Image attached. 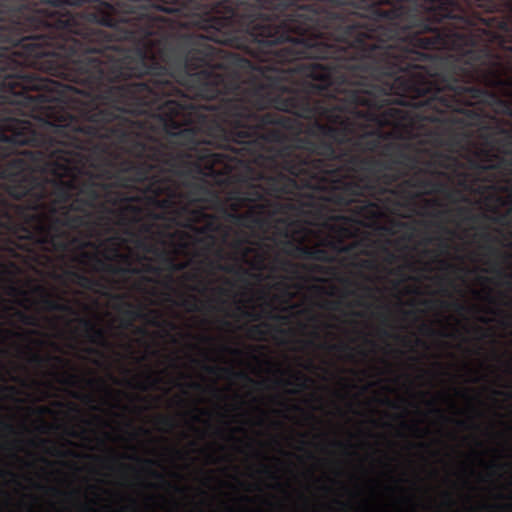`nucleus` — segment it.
<instances>
[{"label":"nucleus","instance_id":"obj_1","mask_svg":"<svg viewBox=\"0 0 512 512\" xmlns=\"http://www.w3.org/2000/svg\"><path fill=\"white\" fill-rule=\"evenodd\" d=\"M206 63L0 62V143L52 198L51 186L68 189L69 214L104 201L121 225L189 214L213 232L190 206L220 205L214 187L289 174L251 160L257 129L225 94L193 92L185 77Z\"/></svg>","mask_w":512,"mask_h":512},{"label":"nucleus","instance_id":"obj_2","mask_svg":"<svg viewBox=\"0 0 512 512\" xmlns=\"http://www.w3.org/2000/svg\"><path fill=\"white\" fill-rule=\"evenodd\" d=\"M202 69L186 75L204 98L227 96L247 116L258 137L246 151L260 165L282 167L310 191L311 223L324 224L331 207H351L365 216L375 207L367 195L390 187L417 167V156L387 126L365 120L361 89L339 68L334 54L324 58L274 52L293 37H189Z\"/></svg>","mask_w":512,"mask_h":512},{"label":"nucleus","instance_id":"obj_3","mask_svg":"<svg viewBox=\"0 0 512 512\" xmlns=\"http://www.w3.org/2000/svg\"><path fill=\"white\" fill-rule=\"evenodd\" d=\"M274 52L335 55L363 92L366 121L397 139H420L427 169L467 167L475 181L494 183L512 170V30H294Z\"/></svg>","mask_w":512,"mask_h":512},{"label":"nucleus","instance_id":"obj_4","mask_svg":"<svg viewBox=\"0 0 512 512\" xmlns=\"http://www.w3.org/2000/svg\"><path fill=\"white\" fill-rule=\"evenodd\" d=\"M4 146L0 142V245L57 254L76 243L82 249L87 247L89 243L78 241L68 231L86 227L87 217L60 206L67 199V189L52 185L53 199L25 161ZM7 273L0 262V282Z\"/></svg>","mask_w":512,"mask_h":512},{"label":"nucleus","instance_id":"obj_5","mask_svg":"<svg viewBox=\"0 0 512 512\" xmlns=\"http://www.w3.org/2000/svg\"><path fill=\"white\" fill-rule=\"evenodd\" d=\"M311 192L306 188L298 185L294 178L286 175L277 174L273 177H267L266 187L252 185L244 192L238 191L230 193L228 201H230V210L227 213L228 221L235 225L245 228H262L264 227L265 220L262 218V213L265 209V197L271 196L274 198H294L301 197L299 200V213L303 216V221L306 225L311 227H322L333 233L336 237V242H328L331 249L339 253H349L353 251L356 246L355 243L344 244L343 240L353 236V229L348 226V218L345 215L338 213V210H346L350 207L330 206L332 218L323 224H313L309 218L307 210V196Z\"/></svg>","mask_w":512,"mask_h":512},{"label":"nucleus","instance_id":"obj_6","mask_svg":"<svg viewBox=\"0 0 512 512\" xmlns=\"http://www.w3.org/2000/svg\"><path fill=\"white\" fill-rule=\"evenodd\" d=\"M280 222L285 224V227L280 231V235L285 238L282 246L286 254L305 260L324 263L332 262V256L325 248L319 246L310 247L303 244L311 234V230L308 227L289 220H280Z\"/></svg>","mask_w":512,"mask_h":512},{"label":"nucleus","instance_id":"obj_7","mask_svg":"<svg viewBox=\"0 0 512 512\" xmlns=\"http://www.w3.org/2000/svg\"><path fill=\"white\" fill-rule=\"evenodd\" d=\"M429 171L420 169L419 172L413 176L408 177L402 181L400 186L408 189H416L424 194H438L445 191V186L429 177H423L420 174L427 173Z\"/></svg>","mask_w":512,"mask_h":512},{"label":"nucleus","instance_id":"obj_8","mask_svg":"<svg viewBox=\"0 0 512 512\" xmlns=\"http://www.w3.org/2000/svg\"><path fill=\"white\" fill-rule=\"evenodd\" d=\"M35 292L41 296V305L48 312H61L68 315H74L75 310L68 303L60 302L58 298L53 297L45 290L43 286H36Z\"/></svg>","mask_w":512,"mask_h":512},{"label":"nucleus","instance_id":"obj_9","mask_svg":"<svg viewBox=\"0 0 512 512\" xmlns=\"http://www.w3.org/2000/svg\"><path fill=\"white\" fill-rule=\"evenodd\" d=\"M78 324H80L83 330H85L86 337H88L89 342L100 346H106L108 344V341H106L105 330L98 327L94 322L85 318H80L78 319Z\"/></svg>","mask_w":512,"mask_h":512},{"label":"nucleus","instance_id":"obj_10","mask_svg":"<svg viewBox=\"0 0 512 512\" xmlns=\"http://www.w3.org/2000/svg\"><path fill=\"white\" fill-rule=\"evenodd\" d=\"M82 258L85 260L95 261L97 264L100 265V267H102V269H104L114 275H137L140 273V269H138V268H132L130 266L121 267V266H113L110 264H106L103 261L99 260L97 258V256H95L91 253H88V252H82Z\"/></svg>","mask_w":512,"mask_h":512},{"label":"nucleus","instance_id":"obj_11","mask_svg":"<svg viewBox=\"0 0 512 512\" xmlns=\"http://www.w3.org/2000/svg\"><path fill=\"white\" fill-rule=\"evenodd\" d=\"M203 369H205V372L210 374V375L217 376L219 374H223V375H225L228 378H237V379H241V380H246V381H248L249 383H252V384H259L258 382L254 381L252 378H250L247 375V373H245V372H236V371L232 370L231 368H222V367H219V366H208V365H205V366H203Z\"/></svg>","mask_w":512,"mask_h":512},{"label":"nucleus","instance_id":"obj_12","mask_svg":"<svg viewBox=\"0 0 512 512\" xmlns=\"http://www.w3.org/2000/svg\"><path fill=\"white\" fill-rule=\"evenodd\" d=\"M124 317L127 322L124 323V327L127 328L136 319L147 320V314L143 313L141 309L135 308L132 304H127V309L124 311Z\"/></svg>","mask_w":512,"mask_h":512},{"label":"nucleus","instance_id":"obj_13","mask_svg":"<svg viewBox=\"0 0 512 512\" xmlns=\"http://www.w3.org/2000/svg\"><path fill=\"white\" fill-rule=\"evenodd\" d=\"M30 362L36 364V365H44L45 363H48V362H54V363H57L59 365H66L67 364V361H65L62 357L60 356H47V357H44L38 353H33L32 356H30Z\"/></svg>","mask_w":512,"mask_h":512},{"label":"nucleus","instance_id":"obj_14","mask_svg":"<svg viewBox=\"0 0 512 512\" xmlns=\"http://www.w3.org/2000/svg\"><path fill=\"white\" fill-rule=\"evenodd\" d=\"M72 276H74L75 280H77L78 285H80V287L82 288L92 289L94 286L97 285V281H95L92 278H88L84 274L72 273Z\"/></svg>","mask_w":512,"mask_h":512},{"label":"nucleus","instance_id":"obj_15","mask_svg":"<svg viewBox=\"0 0 512 512\" xmlns=\"http://www.w3.org/2000/svg\"><path fill=\"white\" fill-rule=\"evenodd\" d=\"M14 315L18 317L19 322L24 326H37V319L33 315H29L21 311H16Z\"/></svg>","mask_w":512,"mask_h":512},{"label":"nucleus","instance_id":"obj_16","mask_svg":"<svg viewBox=\"0 0 512 512\" xmlns=\"http://www.w3.org/2000/svg\"><path fill=\"white\" fill-rule=\"evenodd\" d=\"M248 243L247 238L236 241L235 246L236 249L241 251L242 257H246L249 254L253 253V248L244 246V244Z\"/></svg>","mask_w":512,"mask_h":512},{"label":"nucleus","instance_id":"obj_17","mask_svg":"<svg viewBox=\"0 0 512 512\" xmlns=\"http://www.w3.org/2000/svg\"><path fill=\"white\" fill-rule=\"evenodd\" d=\"M262 328H268V324H256L250 326L249 333L252 337H263L265 335V332Z\"/></svg>","mask_w":512,"mask_h":512},{"label":"nucleus","instance_id":"obj_18","mask_svg":"<svg viewBox=\"0 0 512 512\" xmlns=\"http://www.w3.org/2000/svg\"><path fill=\"white\" fill-rule=\"evenodd\" d=\"M275 262L280 264V269L284 271L295 272V269L297 268L296 264H293L288 260L275 259Z\"/></svg>","mask_w":512,"mask_h":512},{"label":"nucleus","instance_id":"obj_19","mask_svg":"<svg viewBox=\"0 0 512 512\" xmlns=\"http://www.w3.org/2000/svg\"><path fill=\"white\" fill-rule=\"evenodd\" d=\"M164 262H166V265H168V268L171 269V271H180L184 269L183 263H176L174 259L168 258L164 256Z\"/></svg>","mask_w":512,"mask_h":512},{"label":"nucleus","instance_id":"obj_20","mask_svg":"<svg viewBox=\"0 0 512 512\" xmlns=\"http://www.w3.org/2000/svg\"><path fill=\"white\" fill-rule=\"evenodd\" d=\"M510 175H512V170L511 171L497 172V178H495V181L494 182H488V183H489V185H491L492 189H495L496 185H498V182H500L503 179L509 177Z\"/></svg>","mask_w":512,"mask_h":512},{"label":"nucleus","instance_id":"obj_21","mask_svg":"<svg viewBox=\"0 0 512 512\" xmlns=\"http://www.w3.org/2000/svg\"><path fill=\"white\" fill-rule=\"evenodd\" d=\"M308 380L309 379L301 373H296V375H294V381H296L297 386H299L300 389H304L306 387V382Z\"/></svg>","mask_w":512,"mask_h":512},{"label":"nucleus","instance_id":"obj_22","mask_svg":"<svg viewBox=\"0 0 512 512\" xmlns=\"http://www.w3.org/2000/svg\"><path fill=\"white\" fill-rule=\"evenodd\" d=\"M210 266L226 273H233V266L223 265L214 261L210 262Z\"/></svg>","mask_w":512,"mask_h":512},{"label":"nucleus","instance_id":"obj_23","mask_svg":"<svg viewBox=\"0 0 512 512\" xmlns=\"http://www.w3.org/2000/svg\"><path fill=\"white\" fill-rule=\"evenodd\" d=\"M77 379L78 377H76V375L66 373V375L61 378L60 382L64 385H75Z\"/></svg>","mask_w":512,"mask_h":512},{"label":"nucleus","instance_id":"obj_24","mask_svg":"<svg viewBox=\"0 0 512 512\" xmlns=\"http://www.w3.org/2000/svg\"><path fill=\"white\" fill-rule=\"evenodd\" d=\"M222 351H224L232 356H236V357H239L242 355V350H240L238 348H233L229 345L222 346Z\"/></svg>","mask_w":512,"mask_h":512},{"label":"nucleus","instance_id":"obj_25","mask_svg":"<svg viewBox=\"0 0 512 512\" xmlns=\"http://www.w3.org/2000/svg\"><path fill=\"white\" fill-rule=\"evenodd\" d=\"M0 335L4 336L7 339L11 338V337H16V338L22 337V334H20L19 332H15V331L8 330V329H2V328H0Z\"/></svg>","mask_w":512,"mask_h":512},{"label":"nucleus","instance_id":"obj_26","mask_svg":"<svg viewBox=\"0 0 512 512\" xmlns=\"http://www.w3.org/2000/svg\"><path fill=\"white\" fill-rule=\"evenodd\" d=\"M138 248L148 252V253H155L156 248L153 245L146 244L142 240L138 241Z\"/></svg>","mask_w":512,"mask_h":512},{"label":"nucleus","instance_id":"obj_27","mask_svg":"<svg viewBox=\"0 0 512 512\" xmlns=\"http://www.w3.org/2000/svg\"><path fill=\"white\" fill-rule=\"evenodd\" d=\"M130 459H134V460L138 461L139 463L146 465L148 467H152V466L158 464V462H156L154 459H139L137 457H130Z\"/></svg>","mask_w":512,"mask_h":512},{"label":"nucleus","instance_id":"obj_28","mask_svg":"<svg viewBox=\"0 0 512 512\" xmlns=\"http://www.w3.org/2000/svg\"><path fill=\"white\" fill-rule=\"evenodd\" d=\"M150 476L160 480L161 482L164 483V485L170 487V483H168L165 478H164V475H162L160 472L156 471V470H150Z\"/></svg>","mask_w":512,"mask_h":512},{"label":"nucleus","instance_id":"obj_29","mask_svg":"<svg viewBox=\"0 0 512 512\" xmlns=\"http://www.w3.org/2000/svg\"><path fill=\"white\" fill-rule=\"evenodd\" d=\"M195 301H197V299L195 297H192V301H190V300H183V304L182 305L187 307L191 311H196L197 310V306L195 305Z\"/></svg>","mask_w":512,"mask_h":512},{"label":"nucleus","instance_id":"obj_30","mask_svg":"<svg viewBox=\"0 0 512 512\" xmlns=\"http://www.w3.org/2000/svg\"><path fill=\"white\" fill-rule=\"evenodd\" d=\"M158 421H160V424L167 427V428H172L173 427V421L171 418L167 417V416H160V419H158Z\"/></svg>","mask_w":512,"mask_h":512},{"label":"nucleus","instance_id":"obj_31","mask_svg":"<svg viewBox=\"0 0 512 512\" xmlns=\"http://www.w3.org/2000/svg\"><path fill=\"white\" fill-rule=\"evenodd\" d=\"M0 428L4 429V431L8 433H14V427H12L11 424L4 422L2 420H0Z\"/></svg>","mask_w":512,"mask_h":512},{"label":"nucleus","instance_id":"obj_32","mask_svg":"<svg viewBox=\"0 0 512 512\" xmlns=\"http://www.w3.org/2000/svg\"><path fill=\"white\" fill-rule=\"evenodd\" d=\"M330 349L335 351H346L350 349V347L347 344L341 343L339 345H330Z\"/></svg>","mask_w":512,"mask_h":512},{"label":"nucleus","instance_id":"obj_33","mask_svg":"<svg viewBox=\"0 0 512 512\" xmlns=\"http://www.w3.org/2000/svg\"><path fill=\"white\" fill-rule=\"evenodd\" d=\"M149 314H153L154 315V318L151 319V320H147L149 321V324L150 325H153V326H159V322H158V312L157 311H154V310H151L149 311Z\"/></svg>","mask_w":512,"mask_h":512},{"label":"nucleus","instance_id":"obj_34","mask_svg":"<svg viewBox=\"0 0 512 512\" xmlns=\"http://www.w3.org/2000/svg\"><path fill=\"white\" fill-rule=\"evenodd\" d=\"M142 271L146 272V273H158V268L151 265V264H147L146 266H144V269H142Z\"/></svg>","mask_w":512,"mask_h":512},{"label":"nucleus","instance_id":"obj_35","mask_svg":"<svg viewBox=\"0 0 512 512\" xmlns=\"http://www.w3.org/2000/svg\"><path fill=\"white\" fill-rule=\"evenodd\" d=\"M481 239H483V241L488 244L493 242V237L491 234H489V232H483V234H481Z\"/></svg>","mask_w":512,"mask_h":512},{"label":"nucleus","instance_id":"obj_36","mask_svg":"<svg viewBox=\"0 0 512 512\" xmlns=\"http://www.w3.org/2000/svg\"><path fill=\"white\" fill-rule=\"evenodd\" d=\"M425 205H427V207H437L440 203L437 199H427L425 200Z\"/></svg>","mask_w":512,"mask_h":512},{"label":"nucleus","instance_id":"obj_37","mask_svg":"<svg viewBox=\"0 0 512 512\" xmlns=\"http://www.w3.org/2000/svg\"><path fill=\"white\" fill-rule=\"evenodd\" d=\"M486 249H488L489 254H491L492 256L497 257V256L501 255V253L498 251V249H496L492 245L486 246Z\"/></svg>","mask_w":512,"mask_h":512},{"label":"nucleus","instance_id":"obj_38","mask_svg":"<svg viewBox=\"0 0 512 512\" xmlns=\"http://www.w3.org/2000/svg\"><path fill=\"white\" fill-rule=\"evenodd\" d=\"M262 264H264V256L260 254L258 255V260H256V264L253 265V267H255V269H262Z\"/></svg>","mask_w":512,"mask_h":512},{"label":"nucleus","instance_id":"obj_39","mask_svg":"<svg viewBox=\"0 0 512 512\" xmlns=\"http://www.w3.org/2000/svg\"><path fill=\"white\" fill-rule=\"evenodd\" d=\"M7 293L10 295H15L19 293V289L16 288L13 284L8 285Z\"/></svg>","mask_w":512,"mask_h":512},{"label":"nucleus","instance_id":"obj_40","mask_svg":"<svg viewBox=\"0 0 512 512\" xmlns=\"http://www.w3.org/2000/svg\"><path fill=\"white\" fill-rule=\"evenodd\" d=\"M246 316L248 318L252 319V321H259V319H261V315L258 314V313H249V312H247Z\"/></svg>","mask_w":512,"mask_h":512},{"label":"nucleus","instance_id":"obj_41","mask_svg":"<svg viewBox=\"0 0 512 512\" xmlns=\"http://www.w3.org/2000/svg\"><path fill=\"white\" fill-rule=\"evenodd\" d=\"M361 267L370 269L371 267H373V263H371V261L369 260H363L361 261Z\"/></svg>","mask_w":512,"mask_h":512},{"label":"nucleus","instance_id":"obj_42","mask_svg":"<svg viewBox=\"0 0 512 512\" xmlns=\"http://www.w3.org/2000/svg\"><path fill=\"white\" fill-rule=\"evenodd\" d=\"M146 379L149 381L150 385H156L159 382L158 378H154L151 375H147Z\"/></svg>","mask_w":512,"mask_h":512},{"label":"nucleus","instance_id":"obj_43","mask_svg":"<svg viewBox=\"0 0 512 512\" xmlns=\"http://www.w3.org/2000/svg\"><path fill=\"white\" fill-rule=\"evenodd\" d=\"M500 202H502V205H510L512 203V199H510V195H509L505 199L500 198Z\"/></svg>","mask_w":512,"mask_h":512},{"label":"nucleus","instance_id":"obj_44","mask_svg":"<svg viewBox=\"0 0 512 512\" xmlns=\"http://www.w3.org/2000/svg\"><path fill=\"white\" fill-rule=\"evenodd\" d=\"M461 176H463V182H461V185L466 187V189H471L470 186H468L467 184H465V181L467 180V177H468V174L467 173H463L461 174Z\"/></svg>","mask_w":512,"mask_h":512},{"label":"nucleus","instance_id":"obj_45","mask_svg":"<svg viewBox=\"0 0 512 512\" xmlns=\"http://www.w3.org/2000/svg\"><path fill=\"white\" fill-rule=\"evenodd\" d=\"M189 387H191V389H193V390L201 389V385L197 382H191V384H189Z\"/></svg>","mask_w":512,"mask_h":512},{"label":"nucleus","instance_id":"obj_46","mask_svg":"<svg viewBox=\"0 0 512 512\" xmlns=\"http://www.w3.org/2000/svg\"><path fill=\"white\" fill-rule=\"evenodd\" d=\"M456 212H458V215L464 216L465 214H467V209H465V208H458V209H456Z\"/></svg>","mask_w":512,"mask_h":512},{"label":"nucleus","instance_id":"obj_47","mask_svg":"<svg viewBox=\"0 0 512 512\" xmlns=\"http://www.w3.org/2000/svg\"><path fill=\"white\" fill-rule=\"evenodd\" d=\"M441 264L445 269H453V265L447 263L446 261H441Z\"/></svg>","mask_w":512,"mask_h":512},{"label":"nucleus","instance_id":"obj_48","mask_svg":"<svg viewBox=\"0 0 512 512\" xmlns=\"http://www.w3.org/2000/svg\"><path fill=\"white\" fill-rule=\"evenodd\" d=\"M378 332H380V335H382V336H384L386 338L390 337L389 332L387 330H385V329H380V331H378Z\"/></svg>","mask_w":512,"mask_h":512},{"label":"nucleus","instance_id":"obj_49","mask_svg":"<svg viewBox=\"0 0 512 512\" xmlns=\"http://www.w3.org/2000/svg\"><path fill=\"white\" fill-rule=\"evenodd\" d=\"M38 413H40L41 415L46 414V413H48V408L40 407V408H38Z\"/></svg>","mask_w":512,"mask_h":512},{"label":"nucleus","instance_id":"obj_50","mask_svg":"<svg viewBox=\"0 0 512 512\" xmlns=\"http://www.w3.org/2000/svg\"><path fill=\"white\" fill-rule=\"evenodd\" d=\"M503 220H504V215L498 216L494 219V221L497 223H503Z\"/></svg>","mask_w":512,"mask_h":512},{"label":"nucleus","instance_id":"obj_51","mask_svg":"<svg viewBox=\"0 0 512 512\" xmlns=\"http://www.w3.org/2000/svg\"><path fill=\"white\" fill-rule=\"evenodd\" d=\"M455 307H456V310H458V311H463L465 309V307L462 304H458V303L455 304Z\"/></svg>","mask_w":512,"mask_h":512},{"label":"nucleus","instance_id":"obj_52","mask_svg":"<svg viewBox=\"0 0 512 512\" xmlns=\"http://www.w3.org/2000/svg\"><path fill=\"white\" fill-rule=\"evenodd\" d=\"M439 247H441L442 251H445V249L448 248V245H446L445 242H441V244H439Z\"/></svg>","mask_w":512,"mask_h":512},{"label":"nucleus","instance_id":"obj_53","mask_svg":"<svg viewBox=\"0 0 512 512\" xmlns=\"http://www.w3.org/2000/svg\"><path fill=\"white\" fill-rule=\"evenodd\" d=\"M364 291H366L367 296H369V297L371 296V288L370 287H368V286L364 287Z\"/></svg>","mask_w":512,"mask_h":512},{"label":"nucleus","instance_id":"obj_54","mask_svg":"<svg viewBox=\"0 0 512 512\" xmlns=\"http://www.w3.org/2000/svg\"><path fill=\"white\" fill-rule=\"evenodd\" d=\"M446 213V211H439L438 213H436V217L438 218H441L442 216H444Z\"/></svg>","mask_w":512,"mask_h":512},{"label":"nucleus","instance_id":"obj_55","mask_svg":"<svg viewBox=\"0 0 512 512\" xmlns=\"http://www.w3.org/2000/svg\"><path fill=\"white\" fill-rule=\"evenodd\" d=\"M498 274H500V275H502V276H504V277H506V278H511V277H512V275H510V274H506V273H504L503 271L498 272Z\"/></svg>","mask_w":512,"mask_h":512},{"label":"nucleus","instance_id":"obj_56","mask_svg":"<svg viewBox=\"0 0 512 512\" xmlns=\"http://www.w3.org/2000/svg\"><path fill=\"white\" fill-rule=\"evenodd\" d=\"M282 383L288 386L293 384L292 380H282Z\"/></svg>","mask_w":512,"mask_h":512},{"label":"nucleus","instance_id":"obj_57","mask_svg":"<svg viewBox=\"0 0 512 512\" xmlns=\"http://www.w3.org/2000/svg\"><path fill=\"white\" fill-rule=\"evenodd\" d=\"M453 194H454V192H452V191H448V192H447V198H448V200H451V198H453Z\"/></svg>","mask_w":512,"mask_h":512},{"label":"nucleus","instance_id":"obj_58","mask_svg":"<svg viewBox=\"0 0 512 512\" xmlns=\"http://www.w3.org/2000/svg\"><path fill=\"white\" fill-rule=\"evenodd\" d=\"M96 382H97V380H95V379H89L88 385L93 386Z\"/></svg>","mask_w":512,"mask_h":512},{"label":"nucleus","instance_id":"obj_59","mask_svg":"<svg viewBox=\"0 0 512 512\" xmlns=\"http://www.w3.org/2000/svg\"><path fill=\"white\" fill-rule=\"evenodd\" d=\"M433 412L438 414V415H440V416H442V411H440V409H438V408H434Z\"/></svg>","mask_w":512,"mask_h":512},{"label":"nucleus","instance_id":"obj_60","mask_svg":"<svg viewBox=\"0 0 512 512\" xmlns=\"http://www.w3.org/2000/svg\"><path fill=\"white\" fill-rule=\"evenodd\" d=\"M456 424H458V426H460L461 428L465 427V422L464 421H458V422H456Z\"/></svg>","mask_w":512,"mask_h":512},{"label":"nucleus","instance_id":"obj_61","mask_svg":"<svg viewBox=\"0 0 512 512\" xmlns=\"http://www.w3.org/2000/svg\"><path fill=\"white\" fill-rule=\"evenodd\" d=\"M263 473L270 474V471H268V468L266 466H263Z\"/></svg>","mask_w":512,"mask_h":512},{"label":"nucleus","instance_id":"obj_62","mask_svg":"<svg viewBox=\"0 0 512 512\" xmlns=\"http://www.w3.org/2000/svg\"><path fill=\"white\" fill-rule=\"evenodd\" d=\"M388 259H389V262H392L393 260V254L388 252Z\"/></svg>","mask_w":512,"mask_h":512},{"label":"nucleus","instance_id":"obj_63","mask_svg":"<svg viewBox=\"0 0 512 512\" xmlns=\"http://www.w3.org/2000/svg\"><path fill=\"white\" fill-rule=\"evenodd\" d=\"M489 468H491V469H497V468H498V465H496V464H491V466H489Z\"/></svg>","mask_w":512,"mask_h":512},{"label":"nucleus","instance_id":"obj_64","mask_svg":"<svg viewBox=\"0 0 512 512\" xmlns=\"http://www.w3.org/2000/svg\"><path fill=\"white\" fill-rule=\"evenodd\" d=\"M139 389L146 390V389H148V387L146 385H141V386H139Z\"/></svg>","mask_w":512,"mask_h":512}]
</instances>
